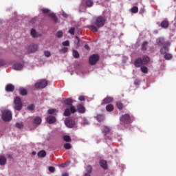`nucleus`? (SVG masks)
I'll return each instance as SVG.
<instances>
[{
    "instance_id": "1",
    "label": "nucleus",
    "mask_w": 176,
    "mask_h": 176,
    "mask_svg": "<svg viewBox=\"0 0 176 176\" xmlns=\"http://www.w3.org/2000/svg\"><path fill=\"white\" fill-rule=\"evenodd\" d=\"M107 19L105 16H98L95 18L93 23L94 25H88L87 28L93 32H98V28H102L105 25Z\"/></svg>"
},
{
    "instance_id": "2",
    "label": "nucleus",
    "mask_w": 176,
    "mask_h": 176,
    "mask_svg": "<svg viewBox=\"0 0 176 176\" xmlns=\"http://www.w3.org/2000/svg\"><path fill=\"white\" fill-rule=\"evenodd\" d=\"M149 57L148 56L144 55L142 58H138L135 62H134V65L137 68H140L142 65H145V64H148L149 63Z\"/></svg>"
},
{
    "instance_id": "3",
    "label": "nucleus",
    "mask_w": 176,
    "mask_h": 176,
    "mask_svg": "<svg viewBox=\"0 0 176 176\" xmlns=\"http://www.w3.org/2000/svg\"><path fill=\"white\" fill-rule=\"evenodd\" d=\"M120 120L122 123L130 124V123H133L134 121V117L133 116H130L129 113H126L120 116Z\"/></svg>"
},
{
    "instance_id": "4",
    "label": "nucleus",
    "mask_w": 176,
    "mask_h": 176,
    "mask_svg": "<svg viewBox=\"0 0 176 176\" xmlns=\"http://www.w3.org/2000/svg\"><path fill=\"white\" fill-rule=\"evenodd\" d=\"M1 118L4 122H10V120H12V111L4 110L2 112Z\"/></svg>"
},
{
    "instance_id": "5",
    "label": "nucleus",
    "mask_w": 176,
    "mask_h": 176,
    "mask_svg": "<svg viewBox=\"0 0 176 176\" xmlns=\"http://www.w3.org/2000/svg\"><path fill=\"white\" fill-rule=\"evenodd\" d=\"M102 133L104 135V140H112V132L111 129L107 126H103Z\"/></svg>"
},
{
    "instance_id": "6",
    "label": "nucleus",
    "mask_w": 176,
    "mask_h": 176,
    "mask_svg": "<svg viewBox=\"0 0 176 176\" xmlns=\"http://www.w3.org/2000/svg\"><path fill=\"white\" fill-rule=\"evenodd\" d=\"M156 43L159 46H170L171 45V43L170 41H166L164 38L163 37H160L156 39Z\"/></svg>"
},
{
    "instance_id": "7",
    "label": "nucleus",
    "mask_w": 176,
    "mask_h": 176,
    "mask_svg": "<svg viewBox=\"0 0 176 176\" xmlns=\"http://www.w3.org/2000/svg\"><path fill=\"white\" fill-rule=\"evenodd\" d=\"M15 109L16 111H21L23 108V103L21 102V98L19 96L16 97L14 99Z\"/></svg>"
},
{
    "instance_id": "8",
    "label": "nucleus",
    "mask_w": 176,
    "mask_h": 176,
    "mask_svg": "<svg viewBox=\"0 0 176 176\" xmlns=\"http://www.w3.org/2000/svg\"><path fill=\"white\" fill-rule=\"evenodd\" d=\"M76 111H77L76 108H75L74 104H72V106H69V108L65 109L64 112V116H71V113H75Z\"/></svg>"
},
{
    "instance_id": "9",
    "label": "nucleus",
    "mask_w": 176,
    "mask_h": 176,
    "mask_svg": "<svg viewBox=\"0 0 176 176\" xmlns=\"http://www.w3.org/2000/svg\"><path fill=\"white\" fill-rule=\"evenodd\" d=\"M100 60V56L98 54H92L89 57V64L90 65H96L97 61Z\"/></svg>"
},
{
    "instance_id": "10",
    "label": "nucleus",
    "mask_w": 176,
    "mask_h": 176,
    "mask_svg": "<svg viewBox=\"0 0 176 176\" xmlns=\"http://www.w3.org/2000/svg\"><path fill=\"white\" fill-rule=\"evenodd\" d=\"M47 86V80L43 79L39 82L35 83L36 89H45Z\"/></svg>"
},
{
    "instance_id": "11",
    "label": "nucleus",
    "mask_w": 176,
    "mask_h": 176,
    "mask_svg": "<svg viewBox=\"0 0 176 176\" xmlns=\"http://www.w3.org/2000/svg\"><path fill=\"white\" fill-rule=\"evenodd\" d=\"M65 124H66L67 127H69V129H72V127H75L76 124L74 120L67 118L65 120Z\"/></svg>"
},
{
    "instance_id": "12",
    "label": "nucleus",
    "mask_w": 176,
    "mask_h": 176,
    "mask_svg": "<svg viewBox=\"0 0 176 176\" xmlns=\"http://www.w3.org/2000/svg\"><path fill=\"white\" fill-rule=\"evenodd\" d=\"M38 49H39V46L36 44H32L28 46V53H35V52H38Z\"/></svg>"
},
{
    "instance_id": "13",
    "label": "nucleus",
    "mask_w": 176,
    "mask_h": 176,
    "mask_svg": "<svg viewBox=\"0 0 176 176\" xmlns=\"http://www.w3.org/2000/svg\"><path fill=\"white\" fill-rule=\"evenodd\" d=\"M24 65L19 63H14L12 66L13 69H15V71H21Z\"/></svg>"
},
{
    "instance_id": "14",
    "label": "nucleus",
    "mask_w": 176,
    "mask_h": 176,
    "mask_svg": "<svg viewBox=\"0 0 176 176\" xmlns=\"http://www.w3.org/2000/svg\"><path fill=\"white\" fill-rule=\"evenodd\" d=\"M6 91L8 93H12L14 91V85L12 84H8L6 86Z\"/></svg>"
},
{
    "instance_id": "15",
    "label": "nucleus",
    "mask_w": 176,
    "mask_h": 176,
    "mask_svg": "<svg viewBox=\"0 0 176 176\" xmlns=\"http://www.w3.org/2000/svg\"><path fill=\"white\" fill-rule=\"evenodd\" d=\"M113 101V98L112 97H107L104 99H103L102 105H105L107 104H110V102H112Z\"/></svg>"
},
{
    "instance_id": "16",
    "label": "nucleus",
    "mask_w": 176,
    "mask_h": 176,
    "mask_svg": "<svg viewBox=\"0 0 176 176\" xmlns=\"http://www.w3.org/2000/svg\"><path fill=\"white\" fill-rule=\"evenodd\" d=\"M100 166L104 170H107L108 169V163H107V161H105L104 160H101L100 161Z\"/></svg>"
},
{
    "instance_id": "17",
    "label": "nucleus",
    "mask_w": 176,
    "mask_h": 176,
    "mask_svg": "<svg viewBox=\"0 0 176 176\" xmlns=\"http://www.w3.org/2000/svg\"><path fill=\"white\" fill-rule=\"evenodd\" d=\"M77 112L79 113H85L86 109L83 107V104L77 105Z\"/></svg>"
},
{
    "instance_id": "18",
    "label": "nucleus",
    "mask_w": 176,
    "mask_h": 176,
    "mask_svg": "<svg viewBox=\"0 0 176 176\" xmlns=\"http://www.w3.org/2000/svg\"><path fill=\"white\" fill-rule=\"evenodd\" d=\"M47 122L49 124H53L56 122V117L53 116H50L47 118Z\"/></svg>"
},
{
    "instance_id": "19",
    "label": "nucleus",
    "mask_w": 176,
    "mask_h": 176,
    "mask_svg": "<svg viewBox=\"0 0 176 176\" xmlns=\"http://www.w3.org/2000/svg\"><path fill=\"white\" fill-rule=\"evenodd\" d=\"M170 25V23L167 20H164L161 22V27L162 28H168V26Z\"/></svg>"
},
{
    "instance_id": "20",
    "label": "nucleus",
    "mask_w": 176,
    "mask_h": 176,
    "mask_svg": "<svg viewBox=\"0 0 176 176\" xmlns=\"http://www.w3.org/2000/svg\"><path fill=\"white\" fill-rule=\"evenodd\" d=\"M64 103L65 105H67L68 107H71L73 105L72 104L74 103V100H72V98H69L65 99L64 100Z\"/></svg>"
},
{
    "instance_id": "21",
    "label": "nucleus",
    "mask_w": 176,
    "mask_h": 176,
    "mask_svg": "<svg viewBox=\"0 0 176 176\" xmlns=\"http://www.w3.org/2000/svg\"><path fill=\"white\" fill-rule=\"evenodd\" d=\"M168 47L170 46L164 45L163 47L160 49V53L161 54H166L168 52Z\"/></svg>"
},
{
    "instance_id": "22",
    "label": "nucleus",
    "mask_w": 176,
    "mask_h": 176,
    "mask_svg": "<svg viewBox=\"0 0 176 176\" xmlns=\"http://www.w3.org/2000/svg\"><path fill=\"white\" fill-rule=\"evenodd\" d=\"M19 91L21 96H27V94H28V91L24 88H20Z\"/></svg>"
},
{
    "instance_id": "23",
    "label": "nucleus",
    "mask_w": 176,
    "mask_h": 176,
    "mask_svg": "<svg viewBox=\"0 0 176 176\" xmlns=\"http://www.w3.org/2000/svg\"><path fill=\"white\" fill-rule=\"evenodd\" d=\"M33 123L34 124L37 125L41 124V123H42V118H41L40 117H36V118H34Z\"/></svg>"
},
{
    "instance_id": "24",
    "label": "nucleus",
    "mask_w": 176,
    "mask_h": 176,
    "mask_svg": "<svg viewBox=\"0 0 176 176\" xmlns=\"http://www.w3.org/2000/svg\"><path fill=\"white\" fill-rule=\"evenodd\" d=\"M5 164H6V157L0 156V166H5Z\"/></svg>"
},
{
    "instance_id": "25",
    "label": "nucleus",
    "mask_w": 176,
    "mask_h": 176,
    "mask_svg": "<svg viewBox=\"0 0 176 176\" xmlns=\"http://www.w3.org/2000/svg\"><path fill=\"white\" fill-rule=\"evenodd\" d=\"M113 104H109L106 106V110L107 111V112H112V111H113Z\"/></svg>"
},
{
    "instance_id": "26",
    "label": "nucleus",
    "mask_w": 176,
    "mask_h": 176,
    "mask_svg": "<svg viewBox=\"0 0 176 176\" xmlns=\"http://www.w3.org/2000/svg\"><path fill=\"white\" fill-rule=\"evenodd\" d=\"M38 157H45L46 156V151L42 150L38 153Z\"/></svg>"
},
{
    "instance_id": "27",
    "label": "nucleus",
    "mask_w": 176,
    "mask_h": 176,
    "mask_svg": "<svg viewBox=\"0 0 176 176\" xmlns=\"http://www.w3.org/2000/svg\"><path fill=\"white\" fill-rule=\"evenodd\" d=\"M30 34L33 38H38V34H36L35 29H32Z\"/></svg>"
},
{
    "instance_id": "28",
    "label": "nucleus",
    "mask_w": 176,
    "mask_h": 176,
    "mask_svg": "<svg viewBox=\"0 0 176 176\" xmlns=\"http://www.w3.org/2000/svg\"><path fill=\"white\" fill-rule=\"evenodd\" d=\"M148 47V43L146 41H144L142 44V50L143 52H145V50H146Z\"/></svg>"
},
{
    "instance_id": "29",
    "label": "nucleus",
    "mask_w": 176,
    "mask_h": 176,
    "mask_svg": "<svg viewBox=\"0 0 176 176\" xmlns=\"http://www.w3.org/2000/svg\"><path fill=\"white\" fill-rule=\"evenodd\" d=\"M79 52L76 50H73V57L74 58H79Z\"/></svg>"
},
{
    "instance_id": "30",
    "label": "nucleus",
    "mask_w": 176,
    "mask_h": 176,
    "mask_svg": "<svg viewBox=\"0 0 176 176\" xmlns=\"http://www.w3.org/2000/svg\"><path fill=\"white\" fill-rule=\"evenodd\" d=\"M96 118H97V120H98V122H102L104 120V119H105V117L102 114L98 115Z\"/></svg>"
},
{
    "instance_id": "31",
    "label": "nucleus",
    "mask_w": 176,
    "mask_h": 176,
    "mask_svg": "<svg viewBox=\"0 0 176 176\" xmlns=\"http://www.w3.org/2000/svg\"><path fill=\"white\" fill-rule=\"evenodd\" d=\"M49 17H50L55 22L58 20L57 16H56V14H54V13H50Z\"/></svg>"
},
{
    "instance_id": "32",
    "label": "nucleus",
    "mask_w": 176,
    "mask_h": 176,
    "mask_svg": "<svg viewBox=\"0 0 176 176\" xmlns=\"http://www.w3.org/2000/svg\"><path fill=\"white\" fill-rule=\"evenodd\" d=\"M63 140L64 141H65V142H71V141L72 140L71 139V137H69V135H67L63 136Z\"/></svg>"
},
{
    "instance_id": "33",
    "label": "nucleus",
    "mask_w": 176,
    "mask_h": 176,
    "mask_svg": "<svg viewBox=\"0 0 176 176\" xmlns=\"http://www.w3.org/2000/svg\"><path fill=\"white\" fill-rule=\"evenodd\" d=\"M165 60H171L173 58V55L170 53L165 54L164 56Z\"/></svg>"
},
{
    "instance_id": "34",
    "label": "nucleus",
    "mask_w": 176,
    "mask_h": 176,
    "mask_svg": "<svg viewBox=\"0 0 176 176\" xmlns=\"http://www.w3.org/2000/svg\"><path fill=\"white\" fill-rule=\"evenodd\" d=\"M85 169H86V171H87L88 174H91V172L93 171V168L91 167V165L87 166Z\"/></svg>"
},
{
    "instance_id": "35",
    "label": "nucleus",
    "mask_w": 176,
    "mask_h": 176,
    "mask_svg": "<svg viewBox=\"0 0 176 176\" xmlns=\"http://www.w3.org/2000/svg\"><path fill=\"white\" fill-rule=\"evenodd\" d=\"M85 3L88 8H91V6H93V1L91 0H87Z\"/></svg>"
},
{
    "instance_id": "36",
    "label": "nucleus",
    "mask_w": 176,
    "mask_h": 176,
    "mask_svg": "<svg viewBox=\"0 0 176 176\" xmlns=\"http://www.w3.org/2000/svg\"><path fill=\"white\" fill-rule=\"evenodd\" d=\"M140 69L143 74H148V67L143 66L141 67Z\"/></svg>"
},
{
    "instance_id": "37",
    "label": "nucleus",
    "mask_w": 176,
    "mask_h": 176,
    "mask_svg": "<svg viewBox=\"0 0 176 176\" xmlns=\"http://www.w3.org/2000/svg\"><path fill=\"white\" fill-rule=\"evenodd\" d=\"M116 107L118 109L120 110H122L123 109V103L120 102H117L116 104Z\"/></svg>"
},
{
    "instance_id": "38",
    "label": "nucleus",
    "mask_w": 176,
    "mask_h": 176,
    "mask_svg": "<svg viewBox=\"0 0 176 176\" xmlns=\"http://www.w3.org/2000/svg\"><path fill=\"white\" fill-rule=\"evenodd\" d=\"M131 11L132 13H138V7L137 6H133L131 9Z\"/></svg>"
},
{
    "instance_id": "39",
    "label": "nucleus",
    "mask_w": 176,
    "mask_h": 176,
    "mask_svg": "<svg viewBox=\"0 0 176 176\" xmlns=\"http://www.w3.org/2000/svg\"><path fill=\"white\" fill-rule=\"evenodd\" d=\"M59 52L60 53H63V54L67 53V52H68V47H64L63 48L59 50Z\"/></svg>"
},
{
    "instance_id": "40",
    "label": "nucleus",
    "mask_w": 176,
    "mask_h": 176,
    "mask_svg": "<svg viewBox=\"0 0 176 176\" xmlns=\"http://www.w3.org/2000/svg\"><path fill=\"white\" fill-rule=\"evenodd\" d=\"M68 32L69 34H71V35H75V28H71L69 29Z\"/></svg>"
},
{
    "instance_id": "41",
    "label": "nucleus",
    "mask_w": 176,
    "mask_h": 176,
    "mask_svg": "<svg viewBox=\"0 0 176 176\" xmlns=\"http://www.w3.org/2000/svg\"><path fill=\"white\" fill-rule=\"evenodd\" d=\"M28 109L29 111H34V109H35V105H34V104H30L28 106Z\"/></svg>"
},
{
    "instance_id": "42",
    "label": "nucleus",
    "mask_w": 176,
    "mask_h": 176,
    "mask_svg": "<svg viewBox=\"0 0 176 176\" xmlns=\"http://www.w3.org/2000/svg\"><path fill=\"white\" fill-rule=\"evenodd\" d=\"M64 148H65V149H71V148H72V146H71V144L65 143L64 144Z\"/></svg>"
},
{
    "instance_id": "43",
    "label": "nucleus",
    "mask_w": 176,
    "mask_h": 176,
    "mask_svg": "<svg viewBox=\"0 0 176 176\" xmlns=\"http://www.w3.org/2000/svg\"><path fill=\"white\" fill-rule=\"evenodd\" d=\"M24 125L23 124V123L22 122H17L16 124V127H17L18 129H23V126Z\"/></svg>"
},
{
    "instance_id": "44",
    "label": "nucleus",
    "mask_w": 176,
    "mask_h": 176,
    "mask_svg": "<svg viewBox=\"0 0 176 176\" xmlns=\"http://www.w3.org/2000/svg\"><path fill=\"white\" fill-rule=\"evenodd\" d=\"M63 32H61V31H58V32H57V33H56V36H57V38H62V37H63Z\"/></svg>"
},
{
    "instance_id": "45",
    "label": "nucleus",
    "mask_w": 176,
    "mask_h": 176,
    "mask_svg": "<svg viewBox=\"0 0 176 176\" xmlns=\"http://www.w3.org/2000/svg\"><path fill=\"white\" fill-rule=\"evenodd\" d=\"M41 12L43 13H44L45 14H46L49 13V12H50V10L49 9H47V8H43L41 10Z\"/></svg>"
},
{
    "instance_id": "46",
    "label": "nucleus",
    "mask_w": 176,
    "mask_h": 176,
    "mask_svg": "<svg viewBox=\"0 0 176 176\" xmlns=\"http://www.w3.org/2000/svg\"><path fill=\"white\" fill-rule=\"evenodd\" d=\"M44 55L45 56V57H50V56H52V54L49 51H45Z\"/></svg>"
},
{
    "instance_id": "47",
    "label": "nucleus",
    "mask_w": 176,
    "mask_h": 176,
    "mask_svg": "<svg viewBox=\"0 0 176 176\" xmlns=\"http://www.w3.org/2000/svg\"><path fill=\"white\" fill-rule=\"evenodd\" d=\"M89 123L87 119L84 118L83 119V126H89Z\"/></svg>"
},
{
    "instance_id": "48",
    "label": "nucleus",
    "mask_w": 176,
    "mask_h": 176,
    "mask_svg": "<svg viewBox=\"0 0 176 176\" xmlns=\"http://www.w3.org/2000/svg\"><path fill=\"white\" fill-rule=\"evenodd\" d=\"M54 112H56V109H51L48 110L49 115H53V113H54Z\"/></svg>"
},
{
    "instance_id": "49",
    "label": "nucleus",
    "mask_w": 176,
    "mask_h": 176,
    "mask_svg": "<svg viewBox=\"0 0 176 176\" xmlns=\"http://www.w3.org/2000/svg\"><path fill=\"white\" fill-rule=\"evenodd\" d=\"M63 46H69V41H65L62 43Z\"/></svg>"
},
{
    "instance_id": "50",
    "label": "nucleus",
    "mask_w": 176,
    "mask_h": 176,
    "mask_svg": "<svg viewBox=\"0 0 176 176\" xmlns=\"http://www.w3.org/2000/svg\"><path fill=\"white\" fill-rule=\"evenodd\" d=\"M48 170H49V171L50 172V173H54V167H53V166H50L49 168H48Z\"/></svg>"
},
{
    "instance_id": "51",
    "label": "nucleus",
    "mask_w": 176,
    "mask_h": 176,
    "mask_svg": "<svg viewBox=\"0 0 176 176\" xmlns=\"http://www.w3.org/2000/svg\"><path fill=\"white\" fill-rule=\"evenodd\" d=\"M5 60L0 59V67H3V65H5Z\"/></svg>"
},
{
    "instance_id": "52",
    "label": "nucleus",
    "mask_w": 176,
    "mask_h": 176,
    "mask_svg": "<svg viewBox=\"0 0 176 176\" xmlns=\"http://www.w3.org/2000/svg\"><path fill=\"white\" fill-rule=\"evenodd\" d=\"M78 100L80 101H85V96H79Z\"/></svg>"
},
{
    "instance_id": "53",
    "label": "nucleus",
    "mask_w": 176,
    "mask_h": 176,
    "mask_svg": "<svg viewBox=\"0 0 176 176\" xmlns=\"http://www.w3.org/2000/svg\"><path fill=\"white\" fill-rule=\"evenodd\" d=\"M62 16L63 17H64L65 19H67L68 17V14L64 12H63L62 13Z\"/></svg>"
},
{
    "instance_id": "54",
    "label": "nucleus",
    "mask_w": 176,
    "mask_h": 176,
    "mask_svg": "<svg viewBox=\"0 0 176 176\" xmlns=\"http://www.w3.org/2000/svg\"><path fill=\"white\" fill-rule=\"evenodd\" d=\"M134 85H135L136 86L138 85H140V80H135L134 81Z\"/></svg>"
},
{
    "instance_id": "55",
    "label": "nucleus",
    "mask_w": 176,
    "mask_h": 176,
    "mask_svg": "<svg viewBox=\"0 0 176 176\" xmlns=\"http://www.w3.org/2000/svg\"><path fill=\"white\" fill-rule=\"evenodd\" d=\"M76 38L78 41V45H79V42H80V38H79V37H78V36H76Z\"/></svg>"
},
{
    "instance_id": "56",
    "label": "nucleus",
    "mask_w": 176,
    "mask_h": 176,
    "mask_svg": "<svg viewBox=\"0 0 176 176\" xmlns=\"http://www.w3.org/2000/svg\"><path fill=\"white\" fill-rule=\"evenodd\" d=\"M85 48L87 49V50H89L90 49V47H89V45L87 44L85 45Z\"/></svg>"
},
{
    "instance_id": "57",
    "label": "nucleus",
    "mask_w": 176,
    "mask_h": 176,
    "mask_svg": "<svg viewBox=\"0 0 176 176\" xmlns=\"http://www.w3.org/2000/svg\"><path fill=\"white\" fill-rule=\"evenodd\" d=\"M62 176H69V175L67 173H64Z\"/></svg>"
},
{
    "instance_id": "58",
    "label": "nucleus",
    "mask_w": 176,
    "mask_h": 176,
    "mask_svg": "<svg viewBox=\"0 0 176 176\" xmlns=\"http://www.w3.org/2000/svg\"><path fill=\"white\" fill-rule=\"evenodd\" d=\"M3 135V131H0V137H2Z\"/></svg>"
},
{
    "instance_id": "59",
    "label": "nucleus",
    "mask_w": 176,
    "mask_h": 176,
    "mask_svg": "<svg viewBox=\"0 0 176 176\" xmlns=\"http://www.w3.org/2000/svg\"><path fill=\"white\" fill-rule=\"evenodd\" d=\"M140 12H141V13H144V12H145V9L142 8V9L140 10Z\"/></svg>"
},
{
    "instance_id": "60",
    "label": "nucleus",
    "mask_w": 176,
    "mask_h": 176,
    "mask_svg": "<svg viewBox=\"0 0 176 176\" xmlns=\"http://www.w3.org/2000/svg\"><path fill=\"white\" fill-rule=\"evenodd\" d=\"M30 23H35V19H33L30 21Z\"/></svg>"
},
{
    "instance_id": "61",
    "label": "nucleus",
    "mask_w": 176,
    "mask_h": 176,
    "mask_svg": "<svg viewBox=\"0 0 176 176\" xmlns=\"http://www.w3.org/2000/svg\"><path fill=\"white\" fill-rule=\"evenodd\" d=\"M32 154L33 155H36V152L33 151V152L32 153Z\"/></svg>"
},
{
    "instance_id": "62",
    "label": "nucleus",
    "mask_w": 176,
    "mask_h": 176,
    "mask_svg": "<svg viewBox=\"0 0 176 176\" xmlns=\"http://www.w3.org/2000/svg\"><path fill=\"white\" fill-rule=\"evenodd\" d=\"M84 176H90V174H89V173H85Z\"/></svg>"
},
{
    "instance_id": "63",
    "label": "nucleus",
    "mask_w": 176,
    "mask_h": 176,
    "mask_svg": "<svg viewBox=\"0 0 176 176\" xmlns=\"http://www.w3.org/2000/svg\"><path fill=\"white\" fill-rule=\"evenodd\" d=\"M78 34H82V32H79Z\"/></svg>"
}]
</instances>
